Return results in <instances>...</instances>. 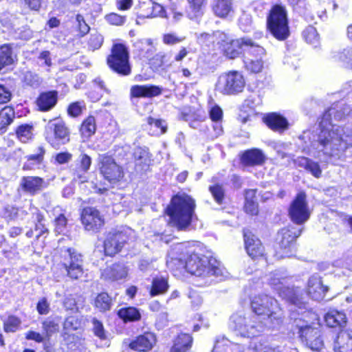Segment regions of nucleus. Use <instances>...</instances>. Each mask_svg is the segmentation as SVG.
Returning <instances> with one entry per match:
<instances>
[{
    "mask_svg": "<svg viewBox=\"0 0 352 352\" xmlns=\"http://www.w3.org/2000/svg\"><path fill=\"white\" fill-rule=\"evenodd\" d=\"M288 299L292 303L291 319L293 320L294 330L306 345L314 351H319L323 342L320 337L319 327L308 319L316 318V315L309 310L307 303L302 300L300 289L287 288Z\"/></svg>",
    "mask_w": 352,
    "mask_h": 352,
    "instance_id": "f257e3e1",
    "label": "nucleus"
},
{
    "mask_svg": "<svg viewBox=\"0 0 352 352\" xmlns=\"http://www.w3.org/2000/svg\"><path fill=\"white\" fill-rule=\"evenodd\" d=\"M338 104L330 107L326 111L320 122V131L317 139L311 142V147L318 153H322L327 156L338 155L340 150L344 146L343 133L346 127L333 125L331 123V116L336 120H342L346 115L349 114L350 108L345 106L342 109H338Z\"/></svg>",
    "mask_w": 352,
    "mask_h": 352,
    "instance_id": "f03ea898",
    "label": "nucleus"
},
{
    "mask_svg": "<svg viewBox=\"0 0 352 352\" xmlns=\"http://www.w3.org/2000/svg\"><path fill=\"white\" fill-rule=\"evenodd\" d=\"M195 206V200L185 193L174 196L166 209L172 226L179 230H186L191 223Z\"/></svg>",
    "mask_w": 352,
    "mask_h": 352,
    "instance_id": "7ed1b4c3",
    "label": "nucleus"
},
{
    "mask_svg": "<svg viewBox=\"0 0 352 352\" xmlns=\"http://www.w3.org/2000/svg\"><path fill=\"white\" fill-rule=\"evenodd\" d=\"M181 269H186L190 274L203 278L212 276L221 278L227 272L221 263L212 257L191 253Z\"/></svg>",
    "mask_w": 352,
    "mask_h": 352,
    "instance_id": "20e7f679",
    "label": "nucleus"
},
{
    "mask_svg": "<svg viewBox=\"0 0 352 352\" xmlns=\"http://www.w3.org/2000/svg\"><path fill=\"white\" fill-rule=\"evenodd\" d=\"M251 307L254 313L250 322L256 323L258 319L267 321L270 324L281 322L282 314L274 298L264 294L256 296L252 300Z\"/></svg>",
    "mask_w": 352,
    "mask_h": 352,
    "instance_id": "39448f33",
    "label": "nucleus"
},
{
    "mask_svg": "<svg viewBox=\"0 0 352 352\" xmlns=\"http://www.w3.org/2000/svg\"><path fill=\"white\" fill-rule=\"evenodd\" d=\"M267 28L278 40L284 41L289 36L287 13L285 7L274 5L267 16Z\"/></svg>",
    "mask_w": 352,
    "mask_h": 352,
    "instance_id": "423d86ee",
    "label": "nucleus"
},
{
    "mask_svg": "<svg viewBox=\"0 0 352 352\" xmlns=\"http://www.w3.org/2000/svg\"><path fill=\"white\" fill-rule=\"evenodd\" d=\"M221 35L223 37L222 45L224 54L230 59L239 56L242 51L248 52V53L256 52L259 55L265 53V49L261 45L256 44L250 38L232 39L223 33Z\"/></svg>",
    "mask_w": 352,
    "mask_h": 352,
    "instance_id": "0eeeda50",
    "label": "nucleus"
},
{
    "mask_svg": "<svg viewBox=\"0 0 352 352\" xmlns=\"http://www.w3.org/2000/svg\"><path fill=\"white\" fill-rule=\"evenodd\" d=\"M252 314L248 317L241 314H234L230 318V327L243 337H254L263 332L266 327L270 324L261 319L256 320L254 323L249 321Z\"/></svg>",
    "mask_w": 352,
    "mask_h": 352,
    "instance_id": "6e6552de",
    "label": "nucleus"
},
{
    "mask_svg": "<svg viewBox=\"0 0 352 352\" xmlns=\"http://www.w3.org/2000/svg\"><path fill=\"white\" fill-rule=\"evenodd\" d=\"M45 140L54 148H59L70 140V132L65 121L60 118L50 120L45 126Z\"/></svg>",
    "mask_w": 352,
    "mask_h": 352,
    "instance_id": "1a4fd4ad",
    "label": "nucleus"
},
{
    "mask_svg": "<svg viewBox=\"0 0 352 352\" xmlns=\"http://www.w3.org/2000/svg\"><path fill=\"white\" fill-rule=\"evenodd\" d=\"M107 63L113 72L120 76H126L131 74L129 52L127 47L122 43L113 45L111 54L107 58Z\"/></svg>",
    "mask_w": 352,
    "mask_h": 352,
    "instance_id": "9d476101",
    "label": "nucleus"
},
{
    "mask_svg": "<svg viewBox=\"0 0 352 352\" xmlns=\"http://www.w3.org/2000/svg\"><path fill=\"white\" fill-rule=\"evenodd\" d=\"M245 82L243 75L236 71L221 74L216 83L215 89L224 95H234L241 93Z\"/></svg>",
    "mask_w": 352,
    "mask_h": 352,
    "instance_id": "9b49d317",
    "label": "nucleus"
},
{
    "mask_svg": "<svg viewBox=\"0 0 352 352\" xmlns=\"http://www.w3.org/2000/svg\"><path fill=\"white\" fill-rule=\"evenodd\" d=\"M61 263L72 279H78L83 275V259L81 254L72 248L61 250Z\"/></svg>",
    "mask_w": 352,
    "mask_h": 352,
    "instance_id": "f8f14e48",
    "label": "nucleus"
},
{
    "mask_svg": "<svg viewBox=\"0 0 352 352\" xmlns=\"http://www.w3.org/2000/svg\"><path fill=\"white\" fill-rule=\"evenodd\" d=\"M289 214L292 221L298 225L303 224L309 219L310 212L305 192L298 193L292 202Z\"/></svg>",
    "mask_w": 352,
    "mask_h": 352,
    "instance_id": "ddd939ff",
    "label": "nucleus"
},
{
    "mask_svg": "<svg viewBox=\"0 0 352 352\" xmlns=\"http://www.w3.org/2000/svg\"><path fill=\"white\" fill-rule=\"evenodd\" d=\"M99 161L100 173L104 179L110 183H116L124 177L122 167L118 165L111 156L100 155Z\"/></svg>",
    "mask_w": 352,
    "mask_h": 352,
    "instance_id": "4468645a",
    "label": "nucleus"
},
{
    "mask_svg": "<svg viewBox=\"0 0 352 352\" xmlns=\"http://www.w3.org/2000/svg\"><path fill=\"white\" fill-rule=\"evenodd\" d=\"M192 253L188 250V244L186 243H178L171 245L168 253L167 264L171 267L176 266L178 270L184 266L185 261L189 255Z\"/></svg>",
    "mask_w": 352,
    "mask_h": 352,
    "instance_id": "2eb2a0df",
    "label": "nucleus"
},
{
    "mask_svg": "<svg viewBox=\"0 0 352 352\" xmlns=\"http://www.w3.org/2000/svg\"><path fill=\"white\" fill-rule=\"evenodd\" d=\"M81 221L85 230L88 231L97 232L104 225V219L100 212L92 207L83 209L81 214Z\"/></svg>",
    "mask_w": 352,
    "mask_h": 352,
    "instance_id": "dca6fc26",
    "label": "nucleus"
},
{
    "mask_svg": "<svg viewBox=\"0 0 352 352\" xmlns=\"http://www.w3.org/2000/svg\"><path fill=\"white\" fill-rule=\"evenodd\" d=\"M127 236L122 232L109 233L104 242V248L106 255L114 256L119 252L125 243Z\"/></svg>",
    "mask_w": 352,
    "mask_h": 352,
    "instance_id": "f3484780",
    "label": "nucleus"
},
{
    "mask_svg": "<svg viewBox=\"0 0 352 352\" xmlns=\"http://www.w3.org/2000/svg\"><path fill=\"white\" fill-rule=\"evenodd\" d=\"M245 246L247 253L252 258L263 256L264 247L261 241L250 232H244Z\"/></svg>",
    "mask_w": 352,
    "mask_h": 352,
    "instance_id": "a211bd4d",
    "label": "nucleus"
},
{
    "mask_svg": "<svg viewBox=\"0 0 352 352\" xmlns=\"http://www.w3.org/2000/svg\"><path fill=\"white\" fill-rule=\"evenodd\" d=\"M20 186L24 192L34 195L45 188V183L41 177L26 176L21 178Z\"/></svg>",
    "mask_w": 352,
    "mask_h": 352,
    "instance_id": "6ab92c4d",
    "label": "nucleus"
},
{
    "mask_svg": "<svg viewBox=\"0 0 352 352\" xmlns=\"http://www.w3.org/2000/svg\"><path fill=\"white\" fill-rule=\"evenodd\" d=\"M156 342V338L154 333L151 332L144 333L132 341L129 347L131 349L139 351H147L151 350Z\"/></svg>",
    "mask_w": 352,
    "mask_h": 352,
    "instance_id": "aec40b11",
    "label": "nucleus"
},
{
    "mask_svg": "<svg viewBox=\"0 0 352 352\" xmlns=\"http://www.w3.org/2000/svg\"><path fill=\"white\" fill-rule=\"evenodd\" d=\"M328 287L322 285L320 278L318 276H312L308 281L307 294L315 300H320L324 298Z\"/></svg>",
    "mask_w": 352,
    "mask_h": 352,
    "instance_id": "412c9836",
    "label": "nucleus"
},
{
    "mask_svg": "<svg viewBox=\"0 0 352 352\" xmlns=\"http://www.w3.org/2000/svg\"><path fill=\"white\" fill-rule=\"evenodd\" d=\"M162 88L153 85H133L131 87L130 95L132 98H151L160 95Z\"/></svg>",
    "mask_w": 352,
    "mask_h": 352,
    "instance_id": "4be33fe9",
    "label": "nucleus"
},
{
    "mask_svg": "<svg viewBox=\"0 0 352 352\" xmlns=\"http://www.w3.org/2000/svg\"><path fill=\"white\" fill-rule=\"evenodd\" d=\"M128 270L124 264L114 263L107 267L102 273V277L107 280H118L127 276Z\"/></svg>",
    "mask_w": 352,
    "mask_h": 352,
    "instance_id": "5701e85b",
    "label": "nucleus"
},
{
    "mask_svg": "<svg viewBox=\"0 0 352 352\" xmlns=\"http://www.w3.org/2000/svg\"><path fill=\"white\" fill-rule=\"evenodd\" d=\"M58 92L50 91L41 93L36 99V105L41 111L51 110L57 103Z\"/></svg>",
    "mask_w": 352,
    "mask_h": 352,
    "instance_id": "b1692460",
    "label": "nucleus"
},
{
    "mask_svg": "<svg viewBox=\"0 0 352 352\" xmlns=\"http://www.w3.org/2000/svg\"><path fill=\"white\" fill-rule=\"evenodd\" d=\"M263 122L274 131H281L287 129L288 122L282 116L276 113L266 114L263 118Z\"/></svg>",
    "mask_w": 352,
    "mask_h": 352,
    "instance_id": "393cba45",
    "label": "nucleus"
},
{
    "mask_svg": "<svg viewBox=\"0 0 352 352\" xmlns=\"http://www.w3.org/2000/svg\"><path fill=\"white\" fill-rule=\"evenodd\" d=\"M45 154V148L43 146H38L34 153L25 157L26 162L23 164V169L33 170L36 168H39L43 162Z\"/></svg>",
    "mask_w": 352,
    "mask_h": 352,
    "instance_id": "a878e982",
    "label": "nucleus"
},
{
    "mask_svg": "<svg viewBox=\"0 0 352 352\" xmlns=\"http://www.w3.org/2000/svg\"><path fill=\"white\" fill-rule=\"evenodd\" d=\"M241 160L245 166H258L264 162L265 156L261 151L253 148L245 151L241 156Z\"/></svg>",
    "mask_w": 352,
    "mask_h": 352,
    "instance_id": "bb28decb",
    "label": "nucleus"
},
{
    "mask_svg": "<svg viewBox=\"0 0 352 352\" xmlns=\"http://www.w3.org/2000/svg\"><path fill=\"white\" fill-rule=\"evenodd\" d=\"M212 10L215 16L226 18L233 12L232 0H213Z\"/></svg>",
    "mask_w": 352,
    "mask_h": 352,
    "instance_id": "cd10ccee",
    "label": "nucleus"
},
{
    "mask_svg": "<svg viewBox=\"0 0 352 352\" xmlns=\"http://www.w3.org/2000/svg\"><path fill=\"white\" fill-rule=\"evenodd\" d=\"M335 352H352V336L347 331L340 332L334 342Z\"/></svg>",
    "mask_w": 352,
    "mask_h": 352,
    "instance_id": "c85d7f7f",
    "label": "nucleus"
},
{
    "mask_svg": "<svg viewBox=\"0 0 352 352\" xmlns=\"http://www.w3.org/2000/svg\"><path fill=\"white\" fill-rule=\"evenodd\" d=\"M249 54L252 57L245 56L244 60L246 69L254 74L261 72L263 67V57L265 52L262 55H259L256 52Z\"/></svg>",
    "mask_w": 352,
    "mask_h": 352,
    "instance_id": "c756f323",
    "label": "nucleus"
},
{
    "mask_svg": "<svg viewBox=\"0 0 352 352\" xmlns=\"http://www.w3.org/2000/svg\"><path fill=\"white\" fill-rule=\"evenodd\" d=\"M294 162L298 166L305 168L314 177L316 178L321 177L322 170L318 162L305 157H299Z\"/></svg>",
    "mask_w": 352,
    "mask_h": 352,
    "instance_id": "7c9ffc66",
    "label": "nucleus"
},
{
    "mask_svg": "<svg viewBox=\"0 0 352 352\" xmlns=\"http://www.w3.org/2000/svg\"><path fill=\"white\" fill-rule=\"evenodd\" d=\"M16 59V54L14 52L10 44L0 46V70L6 66L13 64Z\"/></svg>",
    "mask_w": 352,
    "mask_h": 352,
    "instance_id": "2f4dec72",
    "label": "nucleus"
},
{
    "mask_svg": "<svg viewBox=\"0 0 352 352\" xmlns=\"http://www.w3.org/2000/svg\"><path fill=\"white\" fill-rule=\"evenodd\" d=\"M324 320L330 327H343L346 323V317L344 313L333 309L325 314Z\"/></svg>",
    "mask_w": 352,
    "mask_h": 352,
    "instance_id": "473e14b6",
    "label": "nucleus"
},
{
    "mask_svg": "<svg viewBox=\"0 0 352 352\" xmlns=\"http://www.w3.org/2000/svg\"><path fill=\"white\" fill-rule=\"evenodd\" d=\"M295 242L279 239L278 247L276 250L275 256L278 259L290 257L295 252Z\"/></svg>",
    "mask_w": 352,
    "mask_h": 352,
    "instance_id": "72a5a7b5",
    "label": "nucleus"
},
{
    "mask_svg": "<svg viewBox=\"0 0 352 352\" xmlns=\"http://www.w3.org/2000/svg\"><path fill=\"white\" fill-rule=\"evenodd\" d=\"M134 157L135 165L141 166V170H146L148 168L151 156L147 148H137L134 152Z\"/></svg>",
    "mask_w": 352,
    "mask_h": 352,
    "instance_id": "f704fd0d",
    "label": "nucleus"
},
{
    "mask_svg": "<svg viewBox=\"0 0 352 352\" xmlns=\"http://www.w3.org/2000/svg\"><path fill=\"white\" fill-rule=\"evenodd\" d=\"M192 342V338L189 334L182 333L175 339L170 352H186L190 349Z\"/></svg>",
    "mask_w": 352,
    "mask_h": 352,
    "instance_id": "c9c22d12",
    "label": "nucleus"
},
{
    "mask_svg": "<svg viewBox=\"0 0 352 352\" xmlns=\"http://www.w3.org/2000/svg\"><path fill=\"white\" fill-rule=\"evenodd\" d=\"M188 5V10L186 11L189 19H192L203 14V10L205 8L207 0H186Z\"/></svg>",
    "mask_w": 352,
    "mask_h": 352,
    "instance_id": "e433bc0d",
    "label": "nucleus"
},
{
    "mask_svg": "<svg viewBox=\"0 0 352 352\" xmlns=\"http://www.w3.org/2000/svg\"><path fill=\"white\" fill-rule=\"evenodd\" d=\"M85 300L82 296L75 297L69 295L63 300V306L67 310L79 312L84 307Z\"/></svg>",
    "mask_w": 352,
    "mask_h": 352,
    "instance_id": "4c0bfd02",
    "label": "nucleus"
},
{
    "mask_svg": "<svg viewBox=\"0 0 352 352\" xmlns=\"http://www.w3.org/2000/svg\"><path fill=\"white\" fill-rule=\"evenodd\" d=\"M302 228H298L294 226H288L283 228L278 232L280 239L288 240L293 242L301 234Z\"/></svg>",
    "mask_w": 352,
    "mask_h": 352,
    "instance_id": "58836bf2",
    "label": "nucleus"
},
{
    "mask_svg": "<svg viewBox=\"0 0 352 352\" xmlns=\"http://www.w3.org/2000/svg\"><path fill=\"white\" fill-rule=\"evenodd\" d=\"M111 305V298L109 294L105 292L98 294L94 300L95 307L102 312L109 310Z\"/></svg>",
    "mask_w": 352,
    "mask_h": 352,
    "instance_id": "ea45409f",
    "label": "nucleus"
},
{
    "mask_svg": "<svg viewBox=\"0 0 352 352\" xmlns=\"http://www.w3.org/2000/svg\"><path fill=\"white\" fill-rule=\"evenodd\" d=\"M168 288V281L162 277H156L153 279L150 294L152 296L165 293Z\"/></svg>",
    "mask_w": 352,
    "mask_h": 352,
    "instance_id": "a19ab883",
    "label": "nucleus"
},
{
    "mask_svg": "<svg viewBox=\"0 0 352 352\" xmlns=\"http://www.w3.org/2000/svg\"><path fill=\"white\" fill-rule=\"evenodd\" d=\"M91 164V157L86 154H81L79 157V164L75 165V167H80V170H74V175L79 179L82 178L83 175L89 170Z\"/></svg>",
    "mask_w": 352,
    "mask_h": 352,
    "instance_id": "79ce46f5",
    "label": "nucleus"
},
{
    "mask_svg": "<svg viewBox=\"0 0 352 352\" xmlns=\"http://www.w3.org/2000/svg\"><path fill=\"white\" fill-rule=\"evenodd\" d=\"M43 333L47 340H50L52 336L59 330V324L54 318H47L42 322Z\"/></svg>",
    "mask_w": 352,
    "mask_h": 352,
    "instance_id": "37998d69",
    "label": "nucleus"
},
{
    "mask_svg": "<svg viewBox=\"0 0 352 352\" xmlns=\"http://www.w3.org/2000/svg\"><path fill=\"white\" fill-rule=\"evenodd\" d=\"M14 111L11 107L6 106L0 109V129H6L13 120Z\"/></svg>",
    "mask_w": 352,
    "mask_h": 352,
    "instance_id": "c03bdc74",
    "label": "nucleus"
},
{
    "mask_svg": "<svg viewBox=\"0 0 352 352\" xmlns=\"http://www.w3.org/2000/svg\"><path fill=\"white\" fill-rule=\"evenodd\" d=\"M118 314L124 321H135L140 319L139 311L133 307H124L120 309Z\"/></svg>",
    "mask_w": 352,
    "mask_h": 352,
    "instance_id": "a18cd8bd",
    "label": "nucleus"
},
{
    "mask_svg": "<svg viewBox=\"0 0 352 352\" xmlns=\"http://www.w3.org/2000/svg\"><path fill=\"white\" fill-rule=\"evenodd\" d=\"M16 136L22 142H27L33 135V126L24 124L19 126L16 130Z\"/></svg>",
    "mask_w": 352,
    "mask_h": 352,
    "instance_id": "49530a36",
    "label": "nucleus"
},
{
    "mask_svg": "<svg viewBox=\"0 0 352 352\" xmlns=\"http://www.w3.org/2000/svg\"><path fill=\"white\" fill-rule=\"evenodd\" d=\"M96 129V125L94 117L89 116L82 122L80 128V131L84 136L90 137L95 133Z\"/></svg>",
    "mask_w": 352,
    "mask_h": 352,
    "instance_id": "de8ad7c7",
    "label": "nucleus"
},
{
    "mask_svg": "<svg viewBox=\"0 0 352 352\" xmlns=\"http://www.w3.org/2000/svg\"><path fill=\"white\" fill-rule=\"evenodd\" d=\"M305 40L311 45H316L318 43L319 36L316 29L309 25L302 32Z\"/></svg>",
    "mask_w": 352,
    "mask_h": 352,
    "instance_id": "09e8293b",
    "label": "nucleus"
},
{
    "mask_svg": "<svg viewBox=\"0 0 352 352\" xmlns=\"http://www.w3.org/2000/svg\"><path fill=\"white\" fill-rule=\"evenodd\" d=\"M23 81L26 85L34 88L38 87L42 82L38 75L30 71L24 74Z\"/></svg>",
    "mask_w": 352,
    "mask_h": 352,
    "instance_id": "8fccbe9b",
    "label": "nucleus"
},
{
    "mask_svg": "<svg viewBox=\"0 0 352 352\" xmlns=\"http://www.w3.org/2000/svg\"><path fill=\"white\" fill-rule=\"evenodd\" d=\"M334 58L346 64V66L352 65V47L343 49L337 53Z\"/></svg>",
    "mask_w": 352,
    "mask_h": 352,
    "instance_id": "3c124183",
    "label": "nucleus"
},
{
    "mask_svg": "<svg viewBox=\"0 0 352 352\" xmlns=\"http://www.w3.org/2000/svg\"><path fill=\"white\" fill-rule=\"evenodd\" d=\"M209 190L217 203L219 204L223 203L225 196V190L221 185L216 184L212 186H210Z\"/></svg>",
    "mask_w": 352,
    "mask_h": 352,
    "instance_id": "603ef678",
    "label": "nucleus"
},
{
    "mask_svg": "<svg viewBox=\"0 0 352 352\" xmlns=\"http://www.w3.org/2000/svg\"><path fill=\"white\" fill-rule=\"evenodd\" d=\"M21 324L20 320L15 316H9L4 322V331L6 332H15Z\"/></svg>",
    "mask_w": 352,
    "mask_h": 352,
    "instance_id": "864d4df0",
    "label": "nucleus"
},
{
    "mask_svg": "<svg viewBox=\"0 0 352 352\" xmlns=\"http://www.w3.org/2000/svg\"><path fill=\"white\" fill-rule=\"evenodd\" d=\"M103 43V36L98 32L91 33L88 41L89 47L92 50L99 49Z\"/></svg>",
    "mask_w": 352,
    "mask_h": 352,
    "instance_id": "5fc2aeb1",
    "label": "nucleus"
},
{
    "mask_svg": "<svg viewBox=\"0 0 352 352\" xmlns=\"http://www.w3.org/2000/svg\"><path fill=\"white\" fill-rule=\"evenodd\" d=\"M255 352H281L279 347L272 346L267 342H259L254 348Z\"/></svg>",
    "mask_w": 352,
    "mask_h": 352,
    "instance_id": "6e6d98bb",
    "label": "nucleus"
},
{
    "mask_svg": "<svg viewBox=\"0 0 352 352\" xmlns=\"http://www.w3.org/2000/svg\"><path fill=\"white\" fill-rule=\"evenodd\" d=\"M105 19L108 23L114 25H122L126 20L124 16H121L114 12L106 15Z\"/></svg>",
    "mask_w": 352,
    "mask_h": 352,
    "instance_id": "4d7b16f0",
    "label": "nucleus"
},
{
    "mask_svg": "<svg viewBox=\"0 0 352 352\" xmlns=\"http://www.w3.org/2000/svg\"><path fill=\"white\" fill-rule=\"evenodd\" d=\"M92 324L94 334L101 340H104L106 338V333L102 323L98 320L94 318Z\"/></svg>",
    "mask_w": 352,
    "mask_h": 352,
    "instance_id": "13d9d810",
    "label": "nucleus"
},
{
    "mask_svg": "<svg viewBox=\"0 0 352 352\" xmlns=\"http://www.w3.org/2000/svg\"><path fill=\"white\" fill-rule=\"evenodd\" d=\"M285 283L286 278L280 277L277 274H274L270 279V285H272L275 289L278 291H280L282 289V287Z\"/></svg>",
    "mask_w": 352,
    "mask_h": 352,
    "instance_id": "bf43d9fd",
    "label": "nucleus"
},
{
    "mask_svg": "<svg viewBox=\"0 0 352 352\" xmlns=\"http://www.w3.org/2000/svg\"><path fill=\"white\" fill-rule=\"evenodd\" d=\"M67 223V219L64 214H60L55 219V230L58 234L63 233Z\"/></svg>",
    "mask_w": 352,
    "mask_h": 352,
    "instance_id": "052dcab7",
    "label": "nucleus"
},
{
    "mask_svg": "<svg viewBox=\"0 0 352 352\" xmlns=\"http://www.w3.org/2000/svg\"><path fill=\"white\" fill-rule=\"evenodd\" d=\"M76 21L81 36L89 32L90 28L85 21L84 17L82 15L77 14L76 16Z\"/></svg>",
    "mask_w": 352,
    "mask_h": 352,
    "instance_id": "680f3d73",
    "label": "nucleus"
},
{
    "mask_svg": "<svg viewBox=\"0 0 352 352\" xmlns=\"http://www.w3.org/2000/svg\"><path fill=\"white\" fill-rule=\"evenodd\" d=\"M36 309L38 314L41 315H46L50 312V302L46 298L43 297L38 300Z\"/></svg>",
    "mask_w": 352,
    "mask_h": 352,
    "instance_id": "e2e57ef3",
    "label": "nucleus"
},
{
    "mask_svg": "<svg viewBox=\"0 0 352 352\" xmlns=\"http://www.w3.org/2000/svg\"><path fill=\"white\" fill-rule=\"evenodd\" d=\"M12 98L10 90L3 85H0V103H7Z\"/></svg>",
    "mask_w": 352,
    "mask_h": 352,
    "instance_id": "0e129e2a",
    "label": "nucleus"
},
{
    "mask_svg": "<svg viewBox=\"0 0 352 352\" xmlns=\"http://www.w3.org/2000/svg\"><path fill=\"white\" fill-rule=\"evenodd\" d=\"M79 326L78 320L74 316L67 317L64 322V328L67 329L76 330Z\"/></svg>",
    "mask_w": 352,
    "mask_h": 352,
    "instance_id": "69168bd1",
    "label": "nucleus"
},
{
    "mask_svg": "<svg viewBox=\"0 0 352 352\" xmlns=\"http://www.w3.org/2000/svg\"><path fill=\"white\" fill-rule=\"evenodd\" d=\"M147 122L150 125L154 124L156 127L160 128L161 129V133H165L166 132L167 125L164 120L148 117L147 118Z\"/></svg>",
    "mask_w": 352,
    "mask_h": 352,
    "instance_id": "338daca9",
    "label": "nucleus"
},
{
    "mask_svg": "<svg viewBox=\"0 0 352 352\" xmlns=\"http://www.w3.org/2000/svg\"><path fill=\"white\" fill-rule=\"evenodd\" d=\"M343 136H344V140H343V144H344V147L340 150V151H343L344 150L347 146H352V126L351 127H346V131L344 132L343 133Z\"/></svg>",
    "mask_w": 352,
    "mask_h": 352,
    "instance_id": "774afa93",
    "label": "nucleus"
}]
</instances>
